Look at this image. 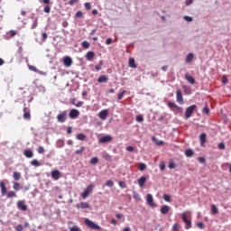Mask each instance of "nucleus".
Listing matches in <instances>:
<instances>
[{"label":"nucleus","mask_w":231,"mask_h":231,"mask_svg":"<svg viewBox=\"0 0 231 231\" xmlns=\"http://www.w3.org/2000/svg\"><path fill=\"white\" fill-rule=\"evenodd\" d=\"M225 148H226L225 143H218V149H220L221 151H225Z\"/></svg>","instance_id":"nucleus-50"},{"label":"nucleus","mask_w":231,"mask_h":231,"mask_svg":"<svg viewBox=\"0 0 231 231\" xmlns=\"http://www.w3.org/2000/svg\"><path fill=\"white\" fill-rule=\"evenodd\" d=\"M13 178L14 180V181H19V180H21L22 176H21V172L19 171H14L13 173Z\"/></svg>","instance_id":"nucleus-24"},{"label":"nucleus","mask_w":231,"mask_h":231,"mask_svg":"<svg viewBox=\"0 0 231 231\" xmlns=\"http://www.w3.org/2000/svg\"><path fill=\"white\" fill-rule=\"evenodd\" d=\"M125 93V90H123L117 95L118 100H122L124 98V94Z\"/></svg>","instance_id":"nucleus-43"},{"label":"nucleus","mask_w":231,"mask_h":231,"mask_svg":"<svg viewBox=\"0 0 231 231\" xmlns=\"http://www.w3.org/2000/svg\"><path fill=\"white\" fill-rule=\"evenodd\" d=\"M84 223L86 226L88 228H91L92 230H102V227L98 225H97L95 222L90 220L89 218H85Z\"/></svg>","instance_id":"nucleus-1"},{"label":"nucleus","mask_w":231,"mask_h":231,"mask_svg":"<svg viewBox=\"0 0 231 231\" xmlns=\"http://www.w3.org/2000/svg\"><path fill=\"white\" fill-rule=\"evenodd\" d=\"M219 211L217 210V208L216 207V205H211V214H213V216H216V214H218Z\"/></svg>","instance_id":"nucleus-28"},{"label":"nucleus","mask_w":231,"mask_h":231,"mask_svg":"<svg viewBox=\"0 0 231 231\" xmlns=\"http://www.w3.org/2000/svg\"><path fill=\"white\" fill-rule=\"evenodd\" d=\"M167 106L174 113H180V114L183 113V108L176 105V103H172V101H169Z\"/></svg>","instance_id":"nucleus-2"},{"label":"nucleus","mask_w":231,"mask_h":231,"mask_svg":"<svg viewBox=\"0 0 231 231\" xmlns=\"http://www.w3.org/2000/svg\"><path fill=\"white\" fill-rule=\"evenodd\" d=\"M67 118H68V111H63L57 116V120L58 122H60V124H64Z\"/></svg>","instance_id":"nucleus-4"},{"label":"nucleus","mask_w":231,"mask_h":231,"mask_svg":"<svg viewBox=\"0 0 231 231\" xmlns=\"http://www.w3.org/2000/svg\"><path fill=\"white\" fill-rule=\"evenodd\" d=\"M15 230L16 231H23V225L16 226Z\"/></svg>","instance_id":"nucleus-63"},{"label":"nucleus","mask_w":231,"mask_h":231,"mask_svg":"<svg viewBox=\"0 0 231 231\" xmlns=\"http://www.w3.org/2000/svg\"><path fill=\"white\" fill-rule=\"evenodd\" d=\"M81 46L85 50H88L89 48L90 44L87 41H84V42H82Z\"/></svg>","instance_id":"nucleus-39"},{"label":"nucleus","mask_w":231,"mask_h":231,"mask_svg":"<svg viewBox=\"0 0 231 231\" xmlns=\"http://www.w3.org/2000/svg\"><path fill=\"white\" fill-rule=\"evenodd\" d=\"M113 140V137L111 135H106L99 139L100 143H108V142H111Z\"/></svg>","instance_id":"nucleus-15"},{"label":"nucleus","mask_w":231,"mask_h":231,"mask_svg":"<svg viewBox=\"0 0 231 231\" xmlns=\"http://www.w3.org/2000/svg\"><path fill=\"white\" fill-rule=\"evenodd\" d=\"M84 151H86V147L81 146L79 150L75 151V154H82V152H84Z\"/></svg>","instance_id":"nucleus-38"},{"label":"nucleus","mask_w":231,"mask_h":231,"mask_svg":"<svg viewBox=\"0 0 231 231\" xmlns=\"http://www.w3.org/2000/svg\"><path fill=\"white\" fill-rule=\"evenodd\" d=\"M196 107H197L196 105H191L186 109V112H185L186 118H190V116H192V113H194V111L196 110Z\"/></svg>","instance_id":"nucleus-7"},{"label":"nucleus","mask_w":231,"mask_h":231,"mask_svg":"<svg viewBox=\"0 0 231 231\" xmlns=\"http://www.w3.org/2000/svg\"><path fill=\"white\" fill-rule=\"evenodd\" d=\"M202 113L204 115H209L210 114V109L208 108V105H206L202 110Z\"/></svg>","instance_id":"nucleus-36"},{"label":"nucleus","mask_w":231,"mask_h":231,"mask_svg":"<svg viewBox=\"0 0 231 231\" xmlns=\"http://www.w3.org/2000/svg\"><path fill=\"white\" fill-rule=\"evenodd\" d=\"M169 210H171V207L164 205L161 208V214H163V215L169 214Z\"/></svg>","instance_id":"nucleus-19"},{"label":"nucleus","mask_w":231,"mask_h":231,"mask_svg":"<svg viewBox=\"0 0 231 231\" xmlns=\"http://www.w3.org/2000/svg\"><path fill=\"white\" fill-rule=\"evenodd\" d=\"M138 169L139 171H145V169H147V165H145L143 162H141L139 163Z\"/></svg>","instance_id":"nucleus-37"},{"label":"nucleus","mask_w":231,"mask_h":231,"mask_svg":"<svg viewBox=\"0 0 231 231\" xmlns=\"http://www.w3.org/2000/svg\"><path fill=\"white\" fill-rule=\"evenodd\" d=\"M23 155L25 158H33V152L32 150H25Z\"/></svg>","instance_id":"nucleus-22"},{"label":"nucleus","mask_w":231,"mask_h":231,"mask_svg":"<svg viewBox=\"0 0 231 231\" xmlns=\"http://www.w3.org/2000/svg\"><path fill=\"white\" fill-rule=\"evenodd\" d=\"M173 231H180V226L178 224H174L172 226Z\"/></svg>","instance_id":"nucleus-54"},{"label":"nucleus","mask_w":231,"mask_h":231,"mask_svg":"<svg viewBox=\"0 0 231 231\" xmlns=\"http://www.w3.org/2000/svg\"><path fill=\"white\" fill-rule=\"evenodd\" d=\"M108 115L109 111L107 109H104L97 114V116L100 118V120H106Z\"/></svg>","instance_id":"nucleus-9"},{"label":"nucleus","mask_w":231,"mask_h":231,"mask_svg":"<svg viewBox=\"0 0 231 231\" xmlns=\"http://www.w3.org/2000/svg\"><path fill=\"white\" fill-rule=\"evenodd\" d=\"M194 60V54L189 53L188 56L186 57V62H192Z\"/></svg>","instance_id":"nucleus-31"},{"label":"nucleus","mask_w":231,"mask_h":231,"mask_svg":"<svg viewBox=\"0 0 231 231\" xmlns=\"http://www.w3.org/2000/svg\"><path fill=\"white\" fill-rule=\"evenodd\" d=\"M88 60H93L95 59V52L93 51H88L86 55Z\"/></svg>","instance_id":"nucleus-27"},{"label":"nucleus","mask_w":231,"mask_h":231,"mask_svg":"<svg viewBox=\"0 0 231 231\" xmlns=\"http://www.w3.org/2000/svg\"><path fill=\"white\" fill-rule=\"evenodd\" d=\"M197 226H198V228H201V229L205 228V225L203 224V222H199L197 224Z\"/></svg>","instance_id":"nucleus-56"},{"label":"nucleus","mask_w":231,"mask_h":231,"mask_svg":"<svg viewBox=\"0 0 231 231\" xmlns=\"http://www.w3.org/2000/svg\"><path fill=\"white\" fill-rule=\"evenodd\" d=\"M103 158L104 160H106V162H111V155H109L108 153H104Z\"/></svg>","instance_id":"nucleus-41"},{"label":"nucleus","mask_w":231,"mask_h":231,"mask_svg":"<svg viewBox=\"0 0 231 231\" xmlns=\"http://www.w3.org/2000/svg\"><path fill=\"white\" fill-rule=\"evenodd\" d=\"M31 165H32L33 167H41V163L39 162V161H37V159H33L31 162Z\"/></svg>","instance_id":"nucleus-34"},{"label":"nucleus","mask_w":231,"mask_h":231,"mask_svg":"<svg viewBox=\"0 0 231 231\" xmlns=\"http://www.w3.org/2000/svg\"><path fill=\"white\" fill-rule=\"evenodd\" d=\"M106 187H113V185H115V182H113V180H106Z\"/></svg>","instance_id":"nucleus-46"},{"label":"nucleus","mask_w":231,"mask_h":231,"mask_svg":"<svg viewBox=\"0 0 231 231\" xmlns=\"http://www.w3.org/2000/svg\"><path fill=\"white\" fill-rule=\"evenodd\" d=\"M23 118L25 120H30L31 118L30 109L26 106L23 107Z\"/></svg>","instance_id":"nucleus-16"},{"label":"nucleus","mask_w":231,"mask_h":231,"mask_svg":"<svg viewBox=\"0 0 231 231\" xmlns=\"http://www.w3.org/2000/svg\"><path fill=\"white\" fill-rule=\"evenodd\" d=\"M185 228L186 230H189V228H192V222L190 220H186L185 222Z\"/></svg>","instance_id":"nucleus-35"},{"label":"nucleus","mask_w":231,"mask_h":231,"mask_svg":"<svg viewBox=\"0 0 231 231\" xmlns=\"http://www.w3.org/2000/svg\"><path fill=\"white\" fill-rule=\"evenodd\" d=\"M97 163H98V157H93V158L89 161V164H90V165H97Z\"/></svg>","instance_id":"nucleus-33"},{"label":"nucleus","mask_w":231,"mask_h":231,"mask_svg":"<svg viewBox=\"0 0 231 231\" xmlns=\"http://www.w3.org/2000/svg\"><path fill=\"white\" fill-rule=\"evenodd\" d=\"M70 231H82V229L77 226H74L70 228Z\"/></svg>","instance_id":"nucleus-51"},{"label":"nucleus","mask_w":231,"mask_h":231,"mask_svg":"<svg viewBox=\"0 0 231 231\" xmlns=\"http://www.w3.org/2000/svg\"><path fill=\"white\" fill-rule=\"evenodd\" d=\"M126 151H127L128 152H133V151H134V147H133V146H127V147H126Z\"/></svg>","instance_id":"nucleus-60"},{"label":"nucleus","mask_w":231,"mask_h":231,"mask_svg":"<svg viewBox=\"0 0 231 231\" xmlns=\"http://www.w3.org/2000/svg\"><path fill=\"white\" fill-rule=\"evenodd\" d=\"M13 188H14V190L18 191V190L21 189V184H20L19 182L15 181V182H14V184H13Z\"/></svg>","instance_id":"nucleus-32"},{"label":"nucleus","mask_w":231,"mask_h":231,"mask_svg":"<svg viewBox=\"0 0 231 231\" xmlns=\"http://www.w3.org/2000/svg\"><path fill=\"white\" fill-rule=\"evenodd\" d=\"M43 12H45V14H50L51 12L50 5H46L43 9Z\"/></svg>","instance_id":"nucleus-45"},{"label":"nucleus","mask_w":231,"mask_h":231,"mask_svg":"<svg viewBox=\"0 0 231 231\" xmlns=\"http://www.w3.org/2000/svg\"><path fill=\"white\" fill-rule=\"evenodd\" d=\"M37 152L39 154H44V147H42V146L38 147Z\"/></svg>","instance_id":"nucleus-44"},{"label":"nucleus","mask_w":231,"mask_h":231,"mask_svg":"<svg viewBox=\"0 0 231 231\" xmlns=\"http://www.w3.org/2000/svg\"><path fill=\"white\" fill-rule=\"evenodd\" d=\"M77 140H80L81 142H84L86 140V134H78L76 135Z\"/></svg>","instance_id":"nucleus-30"},{"label":"nucleus","mask_w":231,"mask_h":231,"mask_svg":"<svg viewBox=\"0 0 231 231\" xmlns=\"http://www.w3.org/2000/svg\"><path fill=\"white\" fill-rule=\"evenodd\" d=\"M16 207L19 210H23V212H26V210H28V206H26L23 200H19Z\"/></svg>","instance_id":"nucleus-8"},{"label":"nucleus","mask_w":231,"mask_h":231,"mask_svg":"<svg viewBox=\"0 0 231 231\" xmlns=\"http://www.w3.org/2000/svg\"><path fill=\"white\" fill-rule=\"evenodd\" d=\"M0 189H1L2 196H6V194H8V191L6 189V186L5 184V181H3V180L0 181Z\"/></svg>","instance_id":"nucleus-13"},{"label":"nucleus","mask_w":231,"mask_h":231,"mask_svg":"<svg viewBox=\"0 0 231 231\" xmlns=\"http://www.w3.org/2000/svg\"><path fill=\"white\" fill-rule=\"evenodd\" d=\"M77 208H90V206L88 204V202H81L77 205Z\"/></svg>","instance_id":"nucleus-23"},{"label":"nucleus","mask_w":231,"mask_h":231,"mask_svg":"<svg viewBox=\"0 0 231 231\" xmlns=\"http://www.w3.org/2000/svg\"><path fill=\"white\" fill-rule=\"evenodd\" d=\"M163 199H164V201H167L168 203L171 202V195L164 194L163 195Z\"/></svg>","instance_id":"nucleus-42"},{"label":"nucleus","mask_w":231,"mask_h":231,"mask_svg":"<svg viewBox=\"0 0 231 231\" xmlns=\"http://www.w3.org/2000/svg\"><path fill=\"white\" fill-rule=\"evenodd\" d=\"M74 106H76V107H82L84 106V101H79L77 104H74Z\"/></svg>","instance_id":"nucleus-53"},{"label":"nucleus","mask_w":231,"mask_h":231,"mask_svg":"<svg viewBox=\"0 0 231 231\" xmlns=\"http://www.w3.org/2000/svg\"><path fill=\"white\" fill-rule=\"evenodd\" d=\"M136 121L137 122H143V116H136Z\"/></svg>","instance_id":"nucleus-58"},{"label":"nucleus","mask_w":231,"mask_h":231,"mask_svg":"<svg viewBox=\"0 0 231 231\" xmlns=\"http://www.w3.org/2000/svg\"><path fill=\"white\" fill-rule=\"evenodd\" d=\"M107 80H109V78L106 75L99 76L97 79L98 84H104V82H107Z\"/></svg>","instance_id":"nucleus-18"},{"label":"nucleus","mask_w":231,"mask_h":231,"mask_svg":"<svg viewBox=\"0 0 231 231\" xmlns=\"http://www.w3.org/2000/svg\"><path fill=\"white\" fill-rule=\"evenodd\" d=\"M63 64L64 66H66L67 68H69V66H71V64H73V60H71L70 57H65L63 59Z\"/></svg>","instance_id":"nucleus-14"},{"label":"nucleus","mask_w":231,"mask_h":231,"mask_svg":"<svg viewBox=\"0 0 231 231\" xmlns=\"http://www.w3.org/2000/svg\"><path fill=\"white\" fill-rule=\"evenodd\" d=\"M51 179L55 180V181H57L60 178V171H59L58 170L52 171L51 172Z\"/></svg>","instance_id":"nucleus-11"},{"label":"nucleus","mask_w":231,"mask_h":231,"mask_svg":"<svg viewBox=\"0 0 231 231\" xmlns=\"http://www.w3.org/2000/svg\"><path fill=\"white\" fill-rule=\"evenodd\" d=\"M85 8L86 10H91V3H85Z\"/></svg>","instance_id":"nucleus-55"},{"label":"nucleus","mask_w":231,"mask_h":231,"mask_svg":"<svg viewBox=\"0 0 231 231\" xmlns=\"http://www.w3.org/2000/svg\"><path fill=\"white\" fill-rule=\"evenodd\" d=\"M159 167L162 171H165V162H161Z\"/></svg>","instance_id":"nucleus-64"},{"label":"nucleus","mask_w":231,"mask_h":231,"mask_svg":"<svg viewBox=\"0 0 231 231\" xmlns=\"http://www.w3.org/2000/svg\"><path fill=\"white\" fill-rule=\"evenodd\" d=\"M95 186H93V184H89L85 190L83 191V193H81V198H83V199H86V198H88V196H89V194H91V192H93V189Z\"/></svg>","instance_id":"nucleus-3"},{"label":"nucleus","mask_w":231,"mask_h":231,"mask_svg":"<svg viewBox=\"0 0 231 231\" xmlns=\"http://www.w3.org/2000/svg\"><path fill=\"white\" fill-rule=\"evenodd\" d=\"M176 100L180 106H183V104H185V101L183 100V94L181 93L180 89H177L176 91Z\"/></svg>","instance_id":"nucleus-5"},{"label":"nucleus","mask_w":231,"mask_h":231,"mask_svg":"<svg viewBox=\"0 0 231 231\" xmlns=\"http://www.w3.org/2000/svg\"><path fill=\"white\" fill-rule=\"evenodd\" d=\"M9 35H11V37H15V35H17V31L11 30Z\"/></svg>","instance_id":"nucleus-52"},{"label":"nucleus","mask_w":231,"mask_h":231,"mask_svg":"<svg viewBox=\"0 0 231 231\" xmlns=\"http://www.w3.org/2000/svg\"><path fill=\"white\" fill-rule=\"evenodd\" d=\"M181 217H182L183 223H185V221H188V220H189V219L187 218V214H185V213H182V214H181Z\"/></svg>","instance_id":"nucleus-57"},{"label":"nucleus","mask_w":231,"mask_h":231,"mask_svg":"<svg viewBox=\"0 0 231 231\" xmlns=\"http://www.w3.org/2000/svg\"><path fill=\"white\" fill-rule=\"evenodd\" d=\"M185 79H186V80H188V82L189 84H196V79H194V77H192V76H190L189 74H186L185 75Z\"/></svg>","instance_id":"nucleus-20"},{"label":"nucleus","mask_w":231,"mask_h":231,"mask_svg":"<svg viewBox=\"0 0 231 231\" xmlns=\"http://www.w3.org/2000/svg\"><path fill=\"white\" fill-rule=\"evenodd\" d=\"M78 1H79V0H69V5L70 6H73V5H75Z\"/></svg>","instance_id":"nucleus-62"},{"label":"nucleus","mask_w":231,"mask_h":231,"mask_svg":"<svg viewBox=\"0 0 231 231\" xmlns=\"http://www.w3.org/2000/svg\"><path fill=\"white\" fill-rule=\"evenodd\" d=\"M146 181H147V177L142 176L141 178L138 179L137 183L141 189H143V185H145Z\"/></svg>","instance_id":"nucleus-12"},{"label":"nucleus","mask_w":231,"mask_h":231,"mask_svg":"<svg viewBox=\"0 0 231 231\" xmlns=\"http://www.w3.org/2000/svg\"><path fill=\"white\" fill-rule=\"evenodd\" d=\"M200 145L203 147L207 143V134H201L199 135Z\"/></svg>","instance_id":"nucleus-17"},{"label":"nucleus","mask_w":231,"mask_h":231,"mask_svg":"<svg viewBox=\"0 0 231 231\" xmlns=\"http://www.w3.org/2000/svg\"><path fill=\"white\" fill-rule=\"evenodd\" d=\"M146 203L149 205V207H152V208L156 207V203H154V199L152 198V194L146 195Z\"/></svg>","instance_id":"nucleus-6"},{"label":"nucleus","mask_w":231,"mask_h":231,"mask_svg":"<svg viewBox=\"0 0 231 231\" xmlns=\"http://www.w3.org/2000/svg\"><path fill=\"white\" fill-rule=\"evenodd\" d=\"M168 167L169 169H176V164L174 162H170Z\"/></svg>","instance_id":"nucleus-47"},{"label":"nucleus","mask_w":231,"mask_h":231,"mask_svg":"<svg viewBox=\"0 0 231 231\" xmlns=\"http://www.w3.org/2000/svg\"><path fill=\"white\" fill-rule=\"evenodd\" d=\"M118 185L121 189H126L127 188V184L125 183V181H119Z\"/></svg>","instance_id":"nucleus-40"},{"label":"nucleus","mask_w":231,"mask_h":231,"mask_svg":"<svg viewBox=\"0 0 231 231\" xmlns=\"http://www.w3.org/2000/svg\"><path fill=\"white\" fill-rule=\"evenodd\" d=\"M29 69H31V71H34V73H39L40 75H46L45 72H42V71H41V70H38L35 66L30 65V66H29Z\"/></svg>","instance_id":"nucleus-21"},{"label":"nucleus","mask_w":231,"mask_h":231,"mask_svg":"<svg viewBox=\"0 0 231 231\" xmlns=\"http://www.w3.org/2000/svg\"><path fill=\"white\" fill-rule=\"evenodd\" d=\"M185 156H187V158H192V156H194V151H192V149H187L185 151Z\"/></svg>","instance_id":"nucleus-25"},{"label":"nucleus","mask_w":231,"mask_h":231,"mask_svg":"<svg viewBox=\"0 0 231 231\" xmlns=\"http://www.w3.org/2000/svg\"><path fill=\"white\" fill-rule=\"evenodd\" d=\"M198 161L199 162V163H205L206 162L205 157H199Z\"/></svg>","instance_id":"nucleus-61"},{"label":"nucleus","mask_w":231,"mask_h":231,"mask_svg":"<svg viewBox=\"0 0 231 231\" xmlns=\"http://www.w3.org/2000/svg\"><path fill=\"white\" fill-rule=\"evenodd\" d=\"M37 24H39V23L37 22V19H35V21L32 24V27H31L32 30H35V28H37Z\"/></svg>","instance_id":"nucleus-49"},{"label":"nucleus","mask_w":231,"mask_h":231,"mask_svg":"<svg viewBox=\"0 0 231 231\" xmlns=\"http://www.w3.org/2000/svg\"><path fill=\"white\" fill-rule=\"evenodd\" d=\"M112 43H113V39H111V38L106 39V44L107 46H109V44H112Z\"/></svg>","instance_id":"nucleus-59"},{"label":"nucleus","mask_w":231,"mask_h":231,"mask_svg":"<svg viewBox=\"0 0 231 231\" xmlns=\"http://www.w3.org/2000/svg\"><path fill=\"white\" fill-rule=\"evenodd\" d=\"M6 197L8 199H11V198H17V194L15 193V191H8L7 194H6Z\"/></svg>","instance_id":"nucleus-29"},{"label":"nucleus","mask_w":231,"mask_h":231,"mask_svg":"<svg viewBox=\"0 0 231 231\" xmlns=\"http://www.w3.org/2000/svg\"><path fill=\"white\" fill-rule=\"evenodd\" d=\"M79 115H80V112H79V110L77 109H71L69 116V118H71L72 120H75V118H77L79 116Z\"/></svg>","instance_id":"nucleus-10"},{"label":"nucleus","mask_w":231,"mask_h":231,"mask_svg":"<svg viewBox=\"0 0 231 231\" xmlns=\"http://www.w3.org/2000/svg\"><path fill=\"white\" fill-rule=\"evenodd\" d=\"M128 64H129V67H130V68H134V69H136V68H137L136 62L134 61V58H130V59H129Z\"/></svg>","instance_id":"nucleus-26"},{"label":"nucleus","mask_w":231,"mask_h":231,"mask_svg":"<svg viewBox=\"0 0 231 231\" xmlns=\"http://www.w3.org/2000/svg\"><path fill=\"white\" fill-rule=\"evenodd\" d=\"M84 14L81 11H78L75 14V17L80 18L83 17Z\"/></svg>","instance_id":"nucleus-48"}]
</instances>
